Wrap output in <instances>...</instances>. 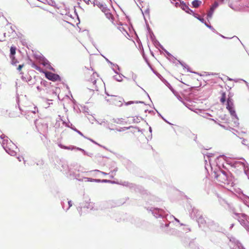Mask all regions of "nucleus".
I'll return each instance as SVG.
<instances>
[{"mask_svg":"<svg viewBox=\"0 0 249 249\" xmlns=\"http://www.w3.org/2000/svg\"><path fill=\"white\" fill-rule=\"evenodd\" d=\"M36 70L39 71L40 72L45 74V77L48 80H51L53 82L60 81L61 80L60 77L59 75L52 73L51 72L43 71L39 68L37 67Z\"/></svg>","mask_w":249,"mask_h":249,"instance_id":"1","label":"nucleus"},{"mask_svg":"<svg viewBox=\"0 0 249 249\" xmlns=\"http://www.w3.org/2000/svg\"><path fill=\"white\" fill-rule=\"evenodd\" d=\"M96 5L105 13L106 17L109 19H110L111 22H113V16L110 13L109 9L106 6V5L100 2Z\"/></svg>","mask_w":249,"mask_h":249,"instance_id":"2","label":"nucleus"},{"mask_svg":"<svg viewBox=\"0 0 249 249\" xmlns=\"http://www.w3.org/2000/svg\"><path fill=\"white\" fill-rule=\"evenodd\" d=\"M0 137L3 139L1 142L2 145L7 152H9L8 151H10L13 147L15 146L12 141L9 140L7 137H2V135L0 136Z\"/></svg>","mask_w":249,"mask_h":249,"instance_id":"3","label":"nucleus"},{"mask_svg":"<svg viewBox=\"0 0 249 249\" xmlns=\"http://www.w3.org/2000/svg\"><path fill=\"white\" fill-rule=\"evenodd\" d=\"M216 178L219 182L225 183L227 180V177L225 173L220 172L216 175Z\"/></svg>","mask_w":249,"mask_h":249,"instance_id":"4","label":"nucleus"},{"mask_svg":"<svg viewBox=\"0 0 249 249\" xmlns=\"http://www.w3.org/2000/svg\"><path fill=\"white\" fill-rule=\"evenodd\" d=\"M218 6V3L215 2L214 4L211 7L210 9V11L207 14V17L208 18H211L212 17V15L213 14V12L214 10Z\"/></svg>","mask_w":249,"mask_h":249,"instance_id":"5","label":"nucleus"},{"mask_svg":"<svg viewBox=\"0 0 249 249\" xmlns=\"http://www.w3.org/2000/svg\"><path fill=\"white\" fill-rule=\"evenodd\" d=\"M96 77H98L97 74L95 72L92 71V74L91 75V78L89 79V81L93 84L95 85L96 83V81L97 79L96 78Z\"/></svg>","mask_w":249,"mask_h":249,"instance_id":"6","label":"nucleus"},{"mask_svg":"<svg viewBox=\"0 0 249 249\" xmlns=\"http://www.w3.org/2000/svg\"><path fill=\"white\" fill-rule=\"evenodd\" d=\"M112 68L116 73H119L120 71V68L118 67L116 63H111Z\"/></svg>","mask_w":249,"mask_h":249,"instance_id":"7","label":"nucleus"},{"mask_svg":"<svg viewBox=\"0 0 249 249\" xmlns=\"http://www.w3.org/2000/svg\"><path fill=\"white\" fill-rule=\"evenodd\" d=\"M16 48L15 47H14V46L11 47V48H10L11 56H10V57L12 59H13V58H14V55L16 53Z\"/></svg>","mask_w":249,"mask_h":249,"instance_id":"8","label":"nucleus"},{"mask_svg":"<svg viewBox=\"0 0 249 249\" xmlns=\"http://www.w3.org/2000/svg\"><path fill=\"white\" fill-rule=\"evenodd\" d=\"M201 3V1L198 0H195L192 2V5L195 8L198 7Z\"/></svg>","mask_w":249,"mask_h":249,"instance_id":"9","label":"nucleus"},{"mask_svg":"<svg viewBox=\"0 0 249 249\" xmlns=\"http://www.w3.org/2000/svg\"><path fill=\"white\" fill-rule=\"evenodd\" d=\"M229 111H230V112L231 113V114L232 116H235L236 115V113H235V111L234 109V108H233V107H228L227 108Z\"/></svg>","mask_w":249,"mask_h":249,"instance_id":"10","label":"nucleus"},{"mask_svg":"<svg viewBox=\"0 0 249 249\" xmlns=\"http://www.w3.org/2000/svg\"><path fill=\"white\" fill-rule=\"evenodd\" d=\"M181 8L184 11H185L187 13H189V11L188 10H190V11L192 12L191 10H190L189 9V8H188V7L185 5V4H182L181 5Z\"/></svg>","mask_w":249,"mask_h":249,"instance_id":"11","label":"nucleus"},{"mask_svg":"<svg viewBox=\"0 0 249 249\" xmlns=\"http://www.w3.org/2000/svg\"><path fill=\"white\" fill-rule=\"evenodd\" d=\"M229 107H233V103L232 102V99L230 98H229L227 100V108Z\"/></svg>","mask_w":249,"mask_h":249,"instance_id":"12","label":"nucleus"},{"mask_svg":"<svg viewBox=\"0 0 249 249\" xmlns=\"http://www.w3.org/2000/svg\"><path fill=\"white\" fill-rule=\"evenodd\" d=\"M226 101V93L225 92H223L222 93V96L220 99V102L221 103L224 104Z\"/></svg>","mask_w":249,"mask_h":249,"instance_id":"13","label":"nucleus"},{"mask_svg":"<svg viewBox=\"0 0 249 249\" xmlns=\"http://www.w3.org/2000/svg\"><path fill=\"white\" fill-rule=\"evenodd\" d=\"M46 59L43 57V56H41L40 57V61H41V62H46Z\"/></svg>","mask_w":249,"mask_h":249,"instance_id":"14","label":"nucleus"},{"mask_svg":"<svg viewBox=\"0 0 249 249\" xmlns=\"http://www.w3.org/2000/svg\"><path fill=\"white\" fill-rule=\"evenodd\" d=\"M133 103H134V102L130 101V102H125L124 104H125V105L127 106L129 104H133Z\"/></svg>","mask_w":249,"mask_h":249,"instance_id":"15","label":"nucleus"},{"mask_svg":"<svg viewBox=\"0 0 249 249\" xmlns=\"http://www.w3.org/2000/svg\"><path fill=\"white\" fill-rule=\"evenodd\" d=\"M23 67V65H19L18 68V71H21V68Z\"/></svg>","mask_w":249,"mask_h":249,"instance_id":"16","label":"nucleus"},{"mask_svg":"<svg viewBox=\"0 0 249 249\" xmlns=\"http://www.w3.org/2000/svg\"><path fill=\"white\" fill-rule=\"evenodd\" d=\"M197 18L198 20H199L200 21H201L202 22H203V23L204 22V19L203 18H200L199 17H197Z\"/></svg>","mask_w":249,"mask_h":249,"instance_id":"17","label":"nucleus"},{"mask_svg":"<svg viewBox=\"0 0 249 249\" xmlns=\"http://www.w3.org/2000/svg\"><path fill=\"white\" fill-rule=\"evenodd\" d=\"M98 2H99L97 0H93V1H92V3H93V4L94 5H96Z\"/></svg>","mask_w":249,"mask_h":249,"instance_id":"18","label":"nucleus"},{"mask_svg":"<svg viewBox=\"0 0 249 249\" xmlns=\"http://www.w3.org/2000/svg\"><path fill=\"white\" fill-rule=\"evenodd\" d=\"M60 146L61 148H64V149H70V148H68V147H67V146H62V145H60Z\"/></svg>","mask_w":249,"mask_h":249,"instance_id":"19","label":"nucleus"},{"mask_svg":"<svg viewBox=\"0 0 249 249\" xmlns=\"http://www.w3.org/2000/svg\"><path fill=\"white\" fill-rule=\"evenodd\" d=\"M92 1H93V0H88V3L89 4V2H90L91 3L93 4V3H92Z\"/></svg>","mask_w":249,"mask_h":249,"instance_id":"20","label":"nucleus"},{"mask_svg":"<svg viewBox=\"0 0 249 249\" xmlns=\"http://www.w3.org/2000/svg\"><path fill=\"white\" fill-rule=\"evenodd\" d=\"M180 64L181 66L182 67H185V68H186V67L184 66V64L186 65V63H180Z\"/></svg>","mask_w":249,"mask_h":249,"instance_id":"21","label":"nucleus"},{"mask_svg":"<svg viewBox=\"0 0 249 249\" xmlns=\"http://www.w3.org/2000/svg\"><path fill=\"white\" fill-rule=\"evenodd\" d=\"M49 69H50V70H52V71H55L54 69L52 67H51V66H50Z\"/></svg>","mask_w":249,"mask_h":249,"instance_id":"22","label":"nucleus"},{"mask_svg":"<svg viewBox=\"0 0 249 249\" xmlns=\"http://www.w3.org/2000/svg\"><path fill=\"white\" fill-rule=\"evenodd\" d=\"M69 205L70 207L71 206L72 204H71V201H69Z\"/></svg>","mask_w":249,"mask_h":249,"instance_id":"23","label":"nucleus"},{"mask_svg":"<svg viewBox=\"0 0 249 249\" xmlns=\"http://www.w3.org/2000/svg\"><path fill=\"white\" fill-rule=\"evenodd\" d=\"M205 24L209 28H212L211 26L208 25L206 22L205 23Z\"/></svg>","mask_w":249,"mask_h":249,"instance_id":"24","label":"nucleus"},{"mask_svg":"<svg viewBox=\"0 0 249 249\" xmlns=\"http://www.w3.org/2000/svg\"><path fill=\"white\" fill-rule=\"evenodd\" d=\"M103 181L104 182H109L108 180H106V179L103 180Z\"/></svg>","mask_w":249,"mask_h":249,"instance_id":"25","label":"nucleus"},{"mask_svg":"<svg viewBox=\"0 0 249 249\" xmlns=\"http://www.w3.org/2000/svg\"><path fill=\"white\" fill-rule=\"evenodd\" d=\"M187 71H192L190 70V69L189 67H188V68H187Z\"/></svg>","mask_w":249,"mask_h":249,"instance_id":"26","label":"nucleus"},{"mask_svg":"<svg viewBox=\"0 0 249 249\" xmlns=\"http://www.w3.org/2000/svg\"><path fill=\"white\" fill-rule=\"evenodd\" d=\"M239 249H245L243 247H239Z\"/></svg>","mask_w":249,"mask_h":249,"instance_id":"27","label":"nucleus"},{"mask_svg":"<svg viewBox=\"0 0 249 249\" xmlns=\"http://www.w3.org/2000/svg\"><path fill=\"white\" fill-rule=\"evenodd\" d=\"M175 1V0H172V1H171V2L174 4V1Z\"/></svg>","mask_w":249,"mask_h":249,"instance_id":"28","label":"nucleus"},{"mask_svg":"<svg viewBox=\"0 0 249 249\" xmlns=\"http://www.w3.org/2000/svg\"><path fill=\"white\" fill-rule=\"evenodd\" d=\"M102 174H103V175H107V174L105 172H102Z\"/></svg>","mask_w":249,"mask_h":249,"instance_id":"29","label":"nucleus"},{"mask_svg":"<svg viewBox=\"0 0 249 249\" xmlns=\"http://www.w3.org/2000/svg\"><path fill=\"white\" fill-rule=\"evenodd\" d=\"M46 64V63H42V64H43V65H44V66H45V65H45Z\"/></svg>","mask_w":249,"mask_h":249,"instance_id":"30","label":"nucleus"}]
</instances>
